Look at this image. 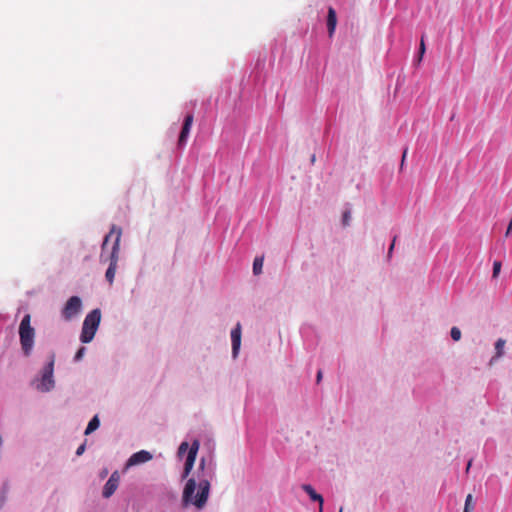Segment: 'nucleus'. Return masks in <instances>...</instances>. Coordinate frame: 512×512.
I'll list each match as a JSON object with an SVG mask.
<instances>
[{
    "label": "nucleus",
    "instance_id": "28",
    "mask_svg": "<svg viewBox=\"0 0 512 512\" xmlns=\"http://www.w3.org/2000/svg\"><path fill=\"white\" fill-rule=\"evenodd\" d=\"M406 154H407V149H405V150H404V152H403L401 166H403V163H404V160H405Z\"/></svg>",
    "mask_w": 512,
    "mask_h": 512
},
{
    "label": "nucleus",
    "instance_id": "9",
    "mask_svg": "<svg viewBox=\"0 0 512 512\" xmlns=\"http://www.w3.org/2000/svg\"><path fill=\"white\" fill-rule=\"evenodd\" d=\"M152 457H153L152 454L146 450L138 451V452L132 454L130 456V458L127 460L126 469L131 466L146 463V462L150 461L152 459Z\"/></svg>",
    "mask_w": 512,
    "mask_h": 512
},
{
    "label": "nucleus",
    "instance_id": "12",
    "mask_svg": "<svg viewBox=\"0 0 512 512\" xmlns=\"http://www.w3.org/2000/svg\"><path fill=\"white\" fill-rule=\"evenodd\" d=\"M336 25H337L336 11L333 7H329L328 13H327V29H328V36L330 38H332L335 33Z\"/></svg>",
    "mask_w": 512,
    "mask_h": 512
},
{
    "label": "nucleus",
    "instance_id": "5",
    "mask_svg": "<svg viewBox=\"0 0 512 512\" xmlns=\"http://www.w3.org/2000/svg\"><path fill=\"white\" fill-rule=\"evenodd\" d=\"M199 447H200V441L198 439H194L191 444V447L189 449V452L186 456V459H185L184 468H183V472H182V479L187 478L189 476V474L191 473V471L194 467V464H195V460L197 457Z\"/></svg>",
    "mask_w": 512,
    "mask_h": 512
},
{
    "label": "nucleus",
    "instance_id": "33",
    "mask_svg": "<svg viewBox=\"0 0 512 512\" xmlns=\"http://www.w3.org/2000/svg\"><path fill=\"white\" fill-rule=\"evenodd\" d=\"M315 159H316L315 155H312V157H311V162H312V163H314V162H315Z\"/></svg>",
    "mask_w": 512,
    "mask_h": 512
},
{
    "label": "nucleus",
    "instance_id": "6",
    "mask_svg": "<svg viewBox=\"0 0 512 512\" xmlns=\"http://www.w3.org/2000/svg\"><path fill=\"white\" fill-rule=\"evenodd\" d=\"M121 236H122V229H118L117 236H115V239H114V242L112 245V250L109 255H106L104 253V261L103 262H109L110 265L118 266Z\"/></svg>",
    "mask_w": 512,
    "mask_h": 512
},
{
    "label": "nucleus",
    "instance_id": "13",
    "mask_svg": "<svg viewBox=\"0 0 512 512\" xmlns=\"http://www.w3.org/2000/svg\"><path fill=\"white\" fill-rule=\"evenodd\" d=\"M301 489L309 496L310 500L313 502H317L318 504H324V498L321 494H319L312 485L310 484H302Z\"/></svg>",
    "mask_w": 512,
    "mask_h": 512
},
{
    "label": "nucleus",
    "instance_id": "21",
    "mask_svg": "<svg viewBox=\"0 0 512 512\" xmlns=\"http://www.w3.org/2000/svg\"><path fill=\"white\" fill-rule=\"evenodd\" d=\"M501 267H502V263L501 261H494L493 263V273H492V278L495 279L499 276V273L501 271Z\"/></svg>",
    "mask_w": 512,
    "mask_h": 512
},
{
    "label": "nucleus",
    "instance_id": "1",
    "mask_svg": "<svg viewBox=\"0 0 512 512\" xmlns=\"http://www.w3.org/2000/svg\"><path fill=\"white\" fill-rule=\"evenodd\" d=\"M216 476V462L212 456L205 458L202 457L198 467V488L199 491L195 494L197 487L194 478L188 479L183 490V502L185 505L193 504L198 509H202L208 500L210 493V482Z\"/></svg>",
    "mask_w": 512,
    "mask_h": 512
},
{
    "label": "nucleus",
    "instance_id": "2",
    "mask_svg": "<svg viewBox=\"0 0 512 512\" xmlns=\"http://www.w3.org/2000/svg\"><path fill=\"white\" fill-rule=\"evenodd\" d=\"M102 314L99 308H95L91 310L84 318L81 333H80V341L84 344L90 343L100 326Z\"/></svg>",
    "mask_w": 512,
    "mask_h": 512
},
{
    "label": "nucleus",
    "instance_id": "29",
    "mask_svg": "<svg viewBox=\"0 0 512 512\" xmlns=\"http://www.w3.org/2000/svg\"><path fill=\"white\" fill-rule=\"evenodd\" d=\"M393 242H395V239L393 240ZM393 249H394V243H392L391 246L389 247V251H388L389 255H391Z\"/></svg>",
    "mask_w": 512,
    "mask_h": 512
},
{
    "label": "nucleus",
    "instance_id": "3",
    "mask_svg": "<svg viewBox=\"0 0 512 512\" xmlns=\"http://www.w3.org/2000/svg\"><path fill=\"white\" fill-rule=\"evenodd\" d=\"M53 371L54 357L51 356L47 364L40 371V374L31 381V386L42 393L51 391L55 386Z\"/></svg>",
    "mask_w": 512,
    "mask_h": 512
},
{
    "label": "nucleus",
    "instance_id": "4",
    "mask_svg": "<svg viewBox=\"0 0 512 512\" xmlns=\"http://www.w3.org/2000/svg\"><path fill=\"white\" fill-rule=\"evenodd\" d=\"M19 336L22 350L26 356H29L34 345L35 330L31 326V316L26 314L21 320L19 326Z\"/></svg>",
    "mask_w": 512,
    "mask_h": 512
},
{
    "label": "nucleus",
    "instance_id": "32",
    "mask_svg": "<svg viewBox=\"0 0 512 512\" xmlns=\"http://www.w3.org/2000/svg\"><path fill=\"white\" fill-rule=\"evenodd\" d=\"M318 512H323V505L319 504Z\"/></svg>",
    "mask_w": 512,
    "mask_h": 512
},
{
    "label": "nucleus",
    "instance_id": "17",
    "mask_svg": "<svg viewBox=\"0 0 512 512\" xmlns=\"http://www.w3.org/2000/svg\"><path fill=\"white\" fill-rule=\"evenodd\" d=\"M116 270H117V266L109 264V266L105 272V279L107 280V282L110 285H112L114 282Z\"/></svg>",
    "mask_w": 512,
    "mask_h": 512
},
{
    "label": "nucleus",
    "instance_id": "24",
    "mask_svg": "<svg viewBox=\"0 0 512 512\" xmlns=\"http://www.w3.org/2000/svg\"><path fill=\"white\" fill-rule=\"evenodd\" d=\"M350 220H351V212L349 210H347L342 215V224L344 226H349Z\"/></svg>",
    "mask_w": 512,
    "mask_h": 512
},
{
    "label": "nucleus",
    "instance_id": "16",
    "mask_svg": "<svg viewBox=\"0 0 512 512\" xmlns=\"http://www.w3.org/2000/svg\"><path fill=\"white\" fill-rule=\"evenodd\" d=\"M100 426V420L97 415H95L88 423L85 429V435H89L95 430H97Z\"/></svg>",
    "mask_w": 512,
    "mask_h": 512
},
{
    "label": "nucleus",
    "instance_id": "7",
    "mask_svg": "<svg viewBox=\"0 0 512 512\" xmlns=\"http://www.w3.org/2000/svg\"><path fill=\"white\" fill-rule=\"evenodd\" d=\"M241 336L242 327L241 324L238 322L230 332L233 359H236L239 355L241 347Z\"/></svg>",
    "mask_w": 512,
    "mask_h": 512
},
{
    "label": "nucleus",
    "instance_id": "34",
    "mask_svg": "<svg viewBox=\"0 0 512 512\" xmlns=\"http://www.w3.org/2000/svg\"><path fill=\"white\" fill-rule=\"evenodd\" d=\"M342 510H343V509L341 508L339 512H342Z\"/></svg>",
    "mask_w": 512,
    "mask_h": 512
},
{
    "label": "nucleus",
    "instance_id": "15",
    "mask_svg": "<svg viewBox=\"0 0 512 512\" xmlns=\"http://www.w3.org/2000/svg\"><path fill=\"white\" fill-rule=\"evenodd\" d=\"M505 343L506 341L502 338H499L496 342H495V356H493L490 360V363H492L494 360L500 358L503 356L504 354V347H505Z\"/></svg>",
    "mask_w": 512,
    "mask_h": 512
},
{
    "label": "nucleus",
    "instance_id": "19",
    "mask_svg": "<svg viewBox=\"0 0 512 512\" xmlns=\"http://www.w3.org/2000/svg\"><path fill=\"white\" fill-rule=\"evenodd\" d=\"M263 258L256 257L253 262V273L259 275L262 272Z\"/></svg>",
    "mask_w": 512,
    "mask_h": 512
},
{
    "label": "nucleus",
    "instance_id": "25",
    "mask_svg": "<svg viewBox=\"0 0 512 512\" xmlns=\"http://www.w3.org/2000/svg\"><path fill=\"white\" fill-rule=\"evenodd\" d=\"M85 352H86V348L85 347H80L78 349L77 353L75 354L74 360L75 361L81 360L83 358Z\"/></svg>",
    "mask_w": 512,
    "mask_h": 512
},
{
    "label": "nucleus",
    "instance_id": "27",
    "mask_svg": "<svg viewBox=\"0 0 512 512\" xmlns=\"http://www.w3.org/2000/svg\"><path fill=\"white\" fill-rule=\"evenodd\" d=\"M108 474V470L107 469H103L101 472H100V478H105Z\"/></svg>",
    "mask_w": 512,
    "mask_h": 512
},
{
    "label": "nucleus",
    "instance_id": "22",
    "mask_svg": "<svg viewBox=\"0 0 512 512\" xmlns=\"http://www.w3.org/2000/svg\"><path fill=\"white\" fill-rule=\"evenodd\" d=\"M450 336L454 341H459L461 339V331L457 327H452L450 330Z\"/></svg>",
    "mask_w": 512,
    "mask_h": 512
},
{
    "label": "nucleus",
    "instance_id": "31",
    "mask_svg": "<svg viewBox=\"0 0 512 512\" xmlns=\"http://www.w3.org/2000/svg\"><path fill=\"white\" fill-rule=\"evenodd\" d=\"M471 463H472V461L470 460V461L468 462V465H467L466 471H468V470L471 468Z\"/></svg>",
    "mask_w": 512,
    "mask_h": 512
},
{
    "label": "nucleus",
    "instance_id": "10",
    "mask_svg": "<svg viewBox=\"0 0 512 512\" xmlns=\"http://www.w3.org/2000/svg\"><path fill=\"white\" fill-rule=\"evenodd\" d=\"M82 309V301L78 296H72L66 301V318L77 315Z\"/></svg>",
    "mask_w": 512,
    "mask_h": 512
},
{
    "label": "nucleus",
    "instance_id": "20",
    "mask_svg": "<svg viewBox=\"0 0 512 512\" xmlns=\"http://www.w3.org/2000/svg\"><path fill=\"white\" fill-rule=\"evenodd\" d=\"M190 447H191V445H189L188 442H186V441L182 442L178 447V451H177L178 457H182L186 452L188 453Z\"/></svg>",
    "mask_w": 512,
    "mask_h": 512
},
{
    "label": "nucleus",
    "instance_id": "23",
    "mask_svg": "<svg viewBox=\"0 0 512 512\" xmlns=\"http://www.w3.org/2000/svg\"><path fill=\"white\" fill-rule=\"evenodd\" d=\"M425 51H426V47H425L424 39L422 38L421 42H420V47H419V56L416 60L417 64H419L422 61Z\"/></svg>",
    "mask_w": 512,
    "mask_h": 512
},
{
    "label": "nucleus",
    "instance_id": "18",
    "mask_svg": "<svg viewBox=\"0 0 512 512\" xmlns=\"http://www.w3.org/2000/svg\"><path fill=\"white\" fill-rule=\"evenodd\" d=\"M474 509H475V504L473 502V496H472V494H468L465 499L463 512H473Z\"/></svg>",
    "mask_w": 512,
    "mask_h": 512
},
{
    "label": "nucleus",
    "instance_id": "14",
    "mask_svg": "<svg viewBox=\"0 0 512 512\" xmlns=\"http://www.w3.org/2000/svg\"><path fill=\"white\" fill-rule=\"evenodd\" d=\"M118 229H121V228L117 227L116 225H112L110 232L104 237L103 243L101 245L100 261H104V251L106 250L108 241L110 240V238L113 234L117 235Z\"/></svg>",
    "mask_w": 512,
    "mask_h": 512
},
{
    "label": "nucleus",
    "instance_id": "8",
    "mask_svg": "<svg viewBox=\"0 0 512 512\" xmlns=\"http://www.w3.org/2000/svg\"><path fill=\"white\" fill-rule=\"evenodd\" d=\"M119 483L120 474L118 471H114L103 487L102 496L106 499L110 498L117 490Z\"/></svg>",
    "mask_w": 512,
    "mask_h": 512
},
{
    "label": "nucleus",
    "instance_id": "26",
    "mask_svg": "<svg viewBox=\"0 0 512 512\" xmlns=\"http://www.w3.org/2000/svg\"><path fill=\"white\" fill-rule=\"evenodd\" d=\"M85 449H86V445H85V443L81 444V445L77 448V450H76V455H77V456L82 455V454L84 453Z\"/></svg>",
    "mask_w": 512,
    "mask_h": 512
},
{
    "label": "nucleus",
    "instance_id": "11",
    "mask_svg": "<svg viewBox=\"0 0 512 512\" xmlns=\"http://www.w3.org/2000/svg\"><path fill=\"white\" fill-rule=\"evenodd\" d=\"M192 123H193V115L187 114V116L184 119V123H183L182 129H181V132H180V136H179V140H178L179 146H183L186 144L187 138H188L190 130H191Z\"/></svg>",
    "mask_w": 512,
    "mask_h": 512
},
{
    "label": "nucleus",
    "instance_id": "30",
    "mask_svg": "<svg viewBox=\"0 0 512 512\" xmlns=\"http://www.w3.org/2000/svg\"><path fill=\"white\" fill-rule=\"evenodd\" d=\"M321 379H322V372H321V371H319V372L317 373V382H320V381H321Z\"/></svg>",
    "mask_w": 512,
    "mask_h": 512
}]
</instances>
